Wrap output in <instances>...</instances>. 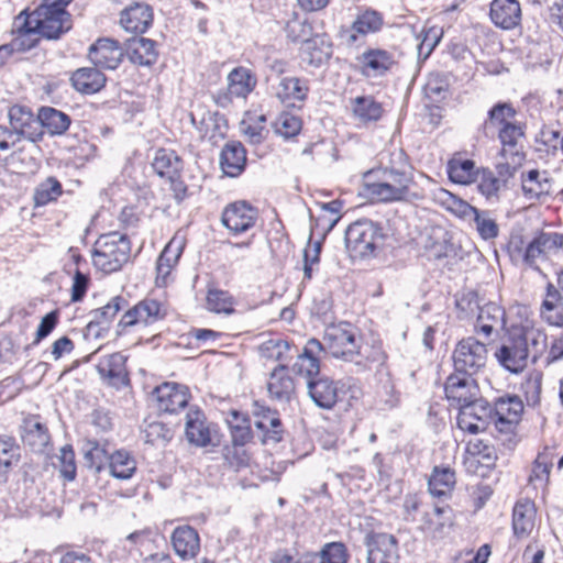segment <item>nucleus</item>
Masks as SVG:
<instances>
[{"mask_svg":"<svg viewBox=\"0 0 563 563\" xmlns=\"http://www.w3.org/2000/svg\"><path fill=\"white\" fill-rule=\"evenodd\" d=\"M126 309L118 327L126 329L134 325H151L165 318L166 311L162 303L152 298H145L129 308V301L122 296L112 297L107 305L90 312L88 327L108 325L119 311Z\"/></svg>","mask_w":563,"mask_h":563,"instance_id":"f257e3e1","label":"nucleus"},{"mask_svg":"<svg viewBox=\"0 0 563 563\" xmlns=\"http://www.w3.org/2000/svg\"><path fill=\"white\" fill-rule=\"evenodd\" d=\"M391 156V166L384 172L385 179L367 185L368 195L384 202L405 199L412 183L411 176L400 168L407 165L404 151L394 152Z\"/></svg>","mask_w":563,"mask_h":563,"instance_id":"f03ea898","label":"nucleus"},{"mask_svg":"<svg viewBox=\"0 0 563 563\" xmlns=\"http://www.w3.org/2000/svg\"><path fill=\"white\" fill-rule=\"evenodd\" d=\"M131 243L126 235L110 232L101 235L92 252L93 266L107 274L119 271L129 261Z\"/></svg>","mask_w":563,"mask_h":563,"instance_id":"7ed1b4c3","label":"nucleus"},{"mask_svg":"<svg viewBox=\"0 0 563 563\" xmlns=\"http://www.w3.org/2000/svg\"><path fill=\"white\" fill-rule=\"evenodd\" d=\"M383 240L382 227L372 220H357L345 230V247L353 260L374 256Z\"/></svg>","mask_w":563,"mask_h":563,"instance_id":"20e7f679","label":"nucleus"},{"mask_svg":"<svg viewBox=\"0 0 563 563\" xmlns=\"http://www.w3.org/2000/svg\"><path fill=\"white\" fill-rule=\"evenodd\" d=\"M29 25L37 30L40 36L46 40H58L73 27L71 15L66 7L53 1L44 2L32 13H27Z\"/></svg>","mask_w":563,"mask_h":563,"instance_id":"39448f33","label":"nucleus"},{"mask_svg":"<svg viewBox=\"0 0 563 563\" xmlns=\"http://www.w3.org/2000/svg\"><path fill=\"white\" fill-rule=\"evenodd\" d=\"M152 167L159 177L168 180L175 200L177 202L183 201L188 189L181 179L184 169L181 157L173 150L159 148L155 153Z\"/></svg>","mask_w":563,"mask_h":563,"instance_id":"423d86ee","label":"nucleus"},{"mask_svg":"<svg viewBox=\"0 0 563 563\" xmlns=\"http://www.w3.org/2000/svg\"><path fill=\"white\" fill-rule=\"evenodd\" d=\"M455 372L473 376L486 365V345L473 336L461 340L453 352Z\"/></svg>","mask_w":563,"mask_h":563,"instance_id":"0eeeda50","label":"nucleus"},{"mask_svg":"<svg viewBox=\"0 0 563 563\" xmlns=\"http://www.w3.org/2000/svg\"><path fill=\"white\" fill-rule=\"evenodd\" d=\"M323 340L335 358H353V351L360 340L357 330L349 322L333 323L325 328Z\"/></svg>","mask_w":563,"mask_h":563,"instance_id":"6e6552de","label":"nucleus"},{"mask_svg":"<svg viewBox=\"0 0 563 563\" xmlns=\"http://www.w3.org/2000/svg\"><path fill=\"white\" fill-rule=\"evenodd\" d=\"M563 247V234L540 232L526 246L522 261L534 271H540L539 263L547 261Z\"/></svg>","mask_w":563,"mask_h":563,"instance_id":"1a4fd4ad","label":"nucleus"},{"mask_svg":"<svg viewBox=\"0 0 563 563\" xmlns=\"http://www.w3.org/2000/svg\"><path fill=\"white\" fill-rule=\"evenodd\" d=\"M444 390L448 400L459 410L479 399L478 386L468 375L451 374L445 382Z\"/></svg>","mask_w":563,"mask_h":563,"instance_id":"9d476101","label":"nucleus"},{"mask_svg":"<svg viewBox=\"0 0 563 563\" xmlns=\"http://www.w3.org/2000/svg\"><path fill=\"white\" fill-rule=\"evenodd\" d=\"M9 122L14 137L23 136L31 142H36L43 137V131H40L38 114L34 115L30 108L14 104L10 107Z\"/></svg>","mask_w":563,"mask_h":563,"instance_id":"9b49d317","label":"nucleus"},{"mask_svg":"<svg viewBox=\"0 0 563 563\" xmlns=\"http://www.w3.org/2000/svg\"><path fill=\"white\" fill-rule=\"evenodd\" d=\"M492 413L493 409L489 404L479 398L459 410L457 426L463 431L477 434L486 430Z\"/></svg>","mask_w":563,"mask_h":563,"instance_id":"f8f14e48","label":"nucleus"},{"mask_svg":"<svg viewBox=\"0 0 563 563\" xmlns=\"http://www.w3.org/2000/svg\"><path fill=\"white\" fill-rule=\"evenodd\" d=\"M29 21L31 20L25 11L21 12L14 19L12 29L14 36L12 41L8 44L0 45V47L7 48L5 60H8L14 52H26L36 46L40 33L32 24L29 25Z\"/></svg>","mask_w":563,"mask_h":563,"instance_id":"ddd939ff","label":"nucleus"},{"mask_svg":"<svg viewBox=\"0 0 563 563\" xmlns=\"http://www.w3.org/2000/svg\"><path fill=\"white\" fill-rule=\"evenodd\" d=\"M153 395L156 399L157 409L166 413L178 412V410L187 407L190 399L187 386L169 382L157 386Z\"/></svg>","mask_w":563,"mask_h":563,"instance_id":"4468645a","label":"nucleus"},{"mask_svg":"<svg viewBox=\"0 0 563 563\" xmlns=\"http://www.w3.org/2000/svg\"><path fill=\"white\" fill-rule=\"evenodd\" d=\"M185 434L189 443L205 448L213 444L216 430L207 421L202 410L198 407H190L186 413Z\"/></svg>","mask_w":563,"mask_h":563,"instance_id":"2eb2a0df","label":"nucleus"},{"mask_svg":"<svg viewBox=\"0 0 563 563\" xmlns=\"http://www.w3.org/2000/svg\"><path fill=\"white\" fill-rule=\"evenodd\" d=\"M257 216V210L246 201H235L223 210L221 220L228 230L240 234L255 225Z\"/></svg>","mask_w":563,"mask_h":563,"instance_id":"dca6fc26","label":"nucleus"},{"mask_svg":"<svg viewBox=\"0 0 563 563\" xmlns=\"http://www.w3.org/2000/svg\"><path fill=\"white\" fill-rule=\"evenodd\" d=\"M252 413L255 428L263 433V442L278 443L283 440L284 428L276 410L255 401Z\"/></svg>","mask_w":563,"mask_h":563,"instance_id":"f3484780","label":"nucleus"},{"mask_svg":"<svg viewBox=\"0 0 563 563\" xmlns=\"http://www.w3.org/2000/svg\"><path fill=\"white\" fill-rule=\"evenodd\" d=\"M324 353L322 343L317 339H310L305 344L302 352L291 365L294 374L303 377L307 383L320 374V357Z\"/></svg>","mask_w":563,"mask_h":563,"instance_id":"a211bd4d","label":"nucleus"},{"mask_svg":"<svg viewBox=\"0 0 563 563\" xmlns=\"http://www.w3.org/2000/svg\"><path fill=\"white\" fill-rule=\"evenodd\" d=\"M386 361L387 354L380 340L372 338L371 341H362L360 338L353 351V358L346 362H352L362 371H366L373 367L387 368Z\"/></svg>","mask_w":563,"mask_h":563,"instance_id":"6ab92c4d","label":"nucleus"},{"mask_svg":"<svg viewBox=\"0 0 563 563\" xmlns=\"http://www.w3.org/2000/svg\"><path fill=\"white\" fill-rule=\"evenodd\" d=\"M124 53L118 41L103 37L89 47L88 57L96 67L112 70L121 64Z\"/></svg>","mask_w":563,"mask_h":563,"instance_id":"aec40b11","label":"nucleus"},{"mask_svg":"<svg viewBox=\"0 0 563 563\" xmlns=\"http://www.w3.org/2000/svg\"><path fill=\"white\" fill-rule=\"evenodd\" d=\"M125 362L126 357L115 352L103 356L97 365V371L107 385L120 389L130 384Z\"/></svg>","mask_w":563,"mask_h":563,"instance_id":"412c9836","label":"nucleus"},{"mask_svg":"<svg viewBox=\"0 0 563 563\" xmlns=\"http://www.w3.org/2000/svg\"><path fill=\"white\" fill-rule=\"evenodd\" d=\"M367 563H397L398 548L394 536L373 533L367 536Z\"/></svg>","mask_w":563,"mask_h":563,"instance_id":"4be33fe9","label":"nucleus"},{"mask_svg":"<svg viewBox=\"0 0 563 563\" xmlns=\"http://www.w3.org/2000/svg\"><path fill=\"white\" fill-rule=\"evenodd\" d=\"M120 23L126 32L145 33L153 23L152 7L137 1L128 4L121 12Z\"/></svg>","mask_w":563,"mask_h":563,"instance_id":"5701e85b","label":"nucleus"},{"mask_svg":"<svg viewBox=\"0 0 563 563\" xmlns=\"http://www.w3.org/2000/svg\"><path fill=\"white\" fill-rule=\"evenodd\" d=\"M495 356L504 368L516 374L522 372L528 363L525 349L522 347L521 341H519L515 331L495 352Z\"/></svg>","mask_w":563,"mask_h":563,"instance_id":"b1692460","label":"nucleus"},{"mask_svg":"<svg viewBox=\"0 0 563 563\" xmlns=\"http://www.w3.org/2000/svg\"><path fill=\"white\" fill-rule=\"evenodd\" d=\"M274 96L287 107L305 102L309 93L308 80L298 77H283L273 86Z\"/></svg>","mask_w":563,"mask_h":563,"instance_id":"393cba45","label":"nucleus"},{"mask_svg":"<svg viewBox=\"0 0 563 563\" xmlns=\"http://www.w3.org/2000/svg\"><path fill=\"white\" fill-rule=\"evenodd\" d=\"M331 56L332 43L325 35L317 34L301 42V60L312 67H320L325 64Z\"/></svg>","mask_w":563,"mask_h":563,"instance_id":"a878e982","label":"nucleus"},{"mask_svg":"<svg viewBox=\"0 0 563 563\" xmlns=\"http://www.w3.org/2000/svg\"><path fill=\"white\" fill-rule=\"evenodd\" d=\"M517 338L521 341V345L525 349L527 358L531 360L536 364L539 360L544 356L549 344L548 335L541 328L536 327H522L519 330H515Z\"/></svg>","mask_w":563,"mask_h":563,"instance_id":"bb28decb","label":"nucleus"},{"mask_svg":"<svg viewBox=\"0 0 563 563\" xmlns=\"http://www.w3.org/2000/svg\"><path fill=\"white\" fill-rule=\"evenodd\" d=\"M489 15L497 27L512 30L521 22V7L517 0H493Z\"/></svg>","mask_w":563,"mask_h":563,"instance_id":"cd10ccee","label":"nucleus"},{"mask_svg":"<svg viewBox=\"0 0 563 563\" xmlns=\"http://www.w3.org/2000/svg\"><path fill=\"white\" fill-rule=\"evenodd\" d=\"M453 526V510L450 506H435L431 514L422 517L420 529L432 539H442Z\"/></svg>","mask_w":563,"mask_h":563,"instance_id":"c85d7f7f","label":"nucleus"},{"mask_svg":"<svg viewBox=\"0 0 563 563\" xmlns=\"http://www.w3.org/2000/svg\"><path fill=\"white\" fill-rule=\"evenodd\" d=\"M506 313L496 302L484 303L478 310L475 330L485 338L490 336L494 332H499L505 328Z\"/></svg>","mask_w":563,"mask_h":563,"instance_id":"c756f323","label":"nucleus"},{"mask_svg":"<svg viewBox=\"0 0 563 563\" xmlns=\"http://www.w3.org/2000/svg\"><path fill=\"white\" fill-rule=\"evenodd\" d=\"M307 388L311 400L322 409H331L338 402V385L329 377H314L307 383Z\"/></svg>","mask_w":563,"mask_h":563,"instance_id":"7c9ffc66","label":"nucleus"},{"mask_svg":"<svg viewBox=\"0 0 563 563\" xmlns=\"http://www.w3.org/2000/svg\"><path fill=\"white\" fill-rule=\"evenodd\" d=\"M125 53L133 64L140 66H151L156 63L158 57L156 42L142 36L126 40Z\"/></svg>","mask_w":563,"mask_h":563,"instance_id":"2f4dec72","label":"nucleus"},{"mask_svg":"<svg viewBox=\"0 0 563 563\" xmlns=\"http://www.w3.org/2000/svg\"><path fill=\"white\" fill-rule=\"evenodd\" d=\"M170 539L176 554L184 560L194 559L200 550L199 534L190 526L175 528Z\"/></svg>","mask_w":563,"mask_h":563,"instance_id":"473e14b6","label":"nucleus"},{"mask_svg":"<svg viewBox=\"0 0 563 563\" xmlns=\"http://www.w3.org/2000/svg\"><path fill=\"white\" fill-rule=\"evenodd\" d=\"M21 429V438L24 445L29 446L33 452L42 453L49 444L48 429L37 417L24 419Z\"/></svg>","mask_w":563,"mask_h":563,"instance_id":"72a5a7b5","label":"nucleus"},{"mask_svg":"<svg viewBox=\"0 0 563 563\" xmlns=\"http://www.w3.org/2000/svg\"><path fill=\"white\" fill-rule=\"evenodd\" d=\"M246 151L241 142H228L220 154L223 173L230 177L239 176L245 168Z\"/></svg>","mask_w":563,"mask_h":563,"instance_id":"f704fd0d","label":"nucleus"},{"mask_svg":"<svg viewBox=\"0 0 563 563\" xmlns=\"http://www.w3.org/2000/svg\"><path fill=\"white\" fill-rule=\"evenodd\" d=\"M536 508L529 499L518 500L512 510V530L518 539L530 536L534 529Z\"/></svg>","mask_w":563,"mask_h":563,"instance_id":"c9c22d12","label":"nucleus"},{"mask_svg":"<svg viewBox=\"0 0 563 563\" xmlns=\"http://www.w3.org/2000/svg\"><path fill=\"white\" fill-rule=\"evenodd\" d=\"M267 390L273 399L278 401L290 400L295 391V383L288 375L286 364L280 363L272 371L267 383Z\"/></svg>","mask_w":563,"mask_h":563,"instance_id":"e433bc0d","label":"nucleus"},{"mask_svg":"<svg viewBox=\"0 0 563 563\" xmlns=\"http://www.w3.org/2000/svg\"><path fill=\"white\" fill-rule=\"evenodd\" d=\"M183 252V244L172 240L163 250L156 262V279L157 287H165L170 280L173 267L177 264Z\"/></svg>","mask_w":563,"mask_h":563,"instance_id":"4c0bfd02","label":"nucleus"},{"mask_svg":"<svg viewBox=\"0 0 563 563\" xmlns=\"http://www.w3.org/2000/svg\"><path fill=\"white\" fill-rule=\"evenodd\" d=\"M70 81L77 91L92 95L104 87L107 78L96 67H82L73 73Z\"/></svg>","mask_w":563,"mask_h":563,"instance_id":"58836bf2","label":"nucleus"},{"mask_svg":"<svg viewBox=\"0 0 563 563\" xmlns=\"http://www.w3.org/2000/svg\"><path fill=\"white\" fill-rule=\"evenodd\" d=\"M363 74L366 76H383L395 64L394 55L385 49L375 48L365 51L361 57Z\"/></svg>","mask_w":563,"mask_h":563,"instance_id":"ea45409f","label":"nucleus"},{"mask_svg":"<svg viewBox=\"0 0 563 563\" xmlns=\"http://www.w3.org/2000/svg\"><path fill=\"white\" fill-rule=\"evenodd\" d=\"M542 320L553 327H563V298L556 292L555 285L548 283L545 297L540 307Z\"/></svg>","mask_w":563,"mask_h":563,"instance_id":"a19ab883","label":"nucleus"},{"mask_svg":"<svg viewBox=\"0 0 563 563\" xmlns=\"http://www.w3.org/2000/svg\"><path fill=\"white\" fill-rule=\"evenodd\" d=\"M353 118L363 124L377 122L383 115L382 104L372 96H358L351 100Z\"/></svg>","mask_w":563,"mask_h":563,"instance_id":"79ce46f5","label":"nucleus"},{"mask_svg":"<svg viewBox=\"0 0 563 563\" xmlns=\"http://www.w3.org/2000/svg\"><path fill=\"white\" fill-rule=\"evenodd\" d=\"M70 122L68 114L55 108L42 107L38 111L40 131L46 129L52 135L64 134L68 130Z\"/></svg>","mask_w":563,"mask_h":563,"instance_id":"37998d69","label":"nucleus"},{"mask_svg":"<svg viewBox=\"0 0 563 563\" xmlns=\"http://www.w3.org/2000/svg\"><path fill=\"white\" fill-rule=\"evenodd\" d=\"M522 190L525 196L533 199L551 195L552 183L547 172L538 169L529 170L522 179Z\"/></svg>","mask_w":563,"mask_h":563,"instance_id":"c03bdc74","label":"nucleus"},{"mask_svg":"<svg viewBox=\"0 0 563 563\" xmlns=\"http://www.w3.org/2000/svg\"><path fill=\"white\" fill-rule=\"evenodd\" d=\"M454 485L455 473L450 467L435 466L428 481L430 494L438 498L450 496Z\"/></svg>","mask_w":563,"mask_h":563,"instance_id":"a18cd8bd","label":"nucleus"},{"mask_svg":"<svg viewBox=\"0 0 563 563\" xmlns=\"http://www.w3.org/2000/svg\"><path fill=\"white\" fill-rule=\"evenodd\" d=\"M523 126L520 123L511 122L501 126L498 132V137L503 144L500 156L506 157V154L509 153L512 163H519L520 153L516 150V146L518 141L523 137Z\"/></svg>","mask_w":563,"mask_h":563,"instance_id":"49530a36","label":"nucleus"},{"mask_svg":"<svg viewBox=\"0 0 563 563\" xmlns=\"http://www.w3.org/2000/svg\"><path fill=\"white\" fill-rule=\"evenodd\" d=\"M464 214L472 217L476 230L483 240H492L498 235L499 228L489 211L479 210L471 205L464 206Z\"/></svg>","mask_w":563,"mask_h":563,"instance_id":"de8ad7c7","label":"nucleus"},{"mask_svg":"<svg viewBox=\"0 0 563 563\" xmlns=\"http://www.w3.org/2000/svg\"><path fill=\"white\" fill-rule=\"evenodd\" d=\"M554 450V448L545 446L536 457L531 474L529 475V482L536 487L545 486L549 483L550 471L555 457Z\"/></svg>","mask_w":563,"mask_h":563,"instance_id":"09e8293b","label":"nucleus"},{"mask_svg":"<svg viewBox=\"0 0 563 563\" xmlns=\"http://www.w3.org/2000/svg\"><path fill=\"white\" fill-rule=\"evenodd\" d=\"M376 397L385 408H394L399 402V394L395 388L390 373L387 368L376 369Z\"/></svg>","mask_w":563,"mask_h":563,"instance_id":"8fccbe9b","label":"nucleus"},{"mask_svg":"<svg viewBox=\"0 0 563 563\" xmlns=\"http://www.w3.org/2000/svg\"><path fill=\"white\" fill-rule=\"evenodd\" d=\"M479 172L475 167V163L468 158L453 157L448 163L449 178L461 185L474 183Z\"/></svg>","mask_w":563,"mask_h":563,"instance_id":"3c124183","label":"nucleus"},{"mask_svg":"<svg viewBox=\"0 0 563 563\" xmlns=\"http://www.w3.org/2000/svg\"><path fill=\"white\" fill-rule=\"evenodd\" d=\"M255 85V78L243 67L233 69L228 76V90L232 97L245 98Z\"/></svg>","mask_w":563,"mask_h":563,"instance_id":"603ef678","label":"nucleus"},{"mask_svg":"<svg viewBox=\"0 0 563 563\" xmlns=\"http://www.w3.org/2000/svg\"><path fill=\"white\" fill-rule=\"evenodd\" d=\"M110 474L121 481L129 479L136 471V461L124 450H118L109 459Z\"/></svg>","mask_w":563,"mask_h":563,"instance_id":"864d4df0","label":"nucleus"},{"mask_svg":"<svg viewBox=\"0 0 563 563\" xmlns=\"http://www.w3.org/2000/svg\"><path fill=\"white\" fill-rule=\"evenodd\" d=\"M383 26V15L375 10H365L360 13L354 22L352 23V31L355 34H351V42L356 41V34L367 35L369 33L378 32Z\"/></svg>","mask_w":563,"mask_h":563,"instance_id":"5fc2aeb1","label":"nucleus"},{"mask_svg":"<svg viewBox=\"0 0 563 563\" xmlns=\"http://www.w3.org/2000/svg\"><path fill=\"white\" fill-rule=\"evenodd\" d=\"M516 114L517 112L510 103L499 102L495 104L488 111V118L484 122L485 133H487L490 126H499L500 129L501 126L514 122L512 120L515 119Z\"/></svg>","mask_w":563,"mask_h":563,"instance_id":"6e6d98bb","label":"nucleus"},{"mask_svg":"<svg viewBox=\"0 0 563 563\" xmlns=\"http://www.w3.org/2000/svg\"><path fill=\"white\" fill-rule=\"evenodd\" d=\"M523 411V404L517 396L501 397L495 402L492 416L519 421Z\"/></svg>","mask_w":563,"mask_h":563,"instance_id":"4d7b16f0","label":"nucleus"},{"mask_svg":"<svg viewBox=\"0 0 563 563\" xmlns=\"http://www.w3.org/2000/svg\"><path fill=\"white\" fill-rule=\"evenodd\" d=\"M206 307L214 313L231 314L234 311L232 296L228 291L220 289H209Z\"/></svg>","mask_w":563,"mask_h":563,"instance_id":"13d9d810","label":"nucleus"},{"mask_svg":"<svg viewBox=\"0 0 563 563\" xmlns=\"http://www.w3.org/2000/svg\"><path fill=\"white\" fill-rule=\"evenodd\" d=\"M478 191L487 199H498V192L504 186L503 180L494 175L489 169H483L476 176Z\"/></svg>","mask_w":563,"mask_h":563,"instance_id":"bf43d9fd","label":"nucleus"},{"mask_svg":"<svg viewBox=\"0 0 563 563\" xmlns=\"http://www.w3.org/2000/svg\"><path fill=\"white\" fill-rule=\"evenodd\" d=\"M273 126L276 134L290 139L300 132L302 122L299 117L285 111L276 118Z\"/></svg>","mask_w":563,"mask_h":563,"instance_id":"052dcab7","label":"nucleus"},{"mask_svg":"<svg viewBox=\"0 0 563 563\" xmlns=\"http://www.w3.org/2000/svg\"><path fill=\"white\" fill-rule=\"evenodd\" d=\"M191 123L200 132L202 136L216 137L217 131L220 130V121L223 118L219 113L206 112L198 119L196 113H191Z\"/></svg>","mask_w":563,"mask_h":563,"instance_id":"680f3d73","label":"nucleus"},{"mask_svg":"<svg viewBox=\"0 0 563 563\" xmlns=\"http://www.w3.org/2000/svg\"><path fill=\"white\" fill-rule=\"evenodd\" d=\"M60 195V183L54 177H48L36 187L34 192V201L36 206H45L48 202L57 199Z\"/></svg>","mask_w":563,"mask_h":563,"instance_id":"e2e57ef3","label":"nucleus"},{"mask_svg":"<svg viewBox=\"0 0 563 563\" xmlns=\"http://www.w3.org/2000/svg\"><path fill=\"white\" fill-rule=\"evenodd\" d=\"M85 463L88 467L100 472L108 462V453L103 446L96 441H87L82 448Z\"/></svg>","mask_w":563,"mask_h":563,"instance_id":"0e129e2a","label":"nucleus"},{"mask_svg":"<svg viewBox=\"0 0 563 563\" xmlns=\"http://www.w3.org/2000/svg\"><path fill=\"white\" fill-rule=\"evenodd\" d=\"M20 460V448L13 438L0 435V470L9 468Z\"/></svg>","mask_w":563,"mask_h":563,"instance_id":"69168bd1","label":"nucleus"},{"mask_svg":"<svg viewBox=\"0 0 563 563\" xmlns=\"http://www.w3.org/2000/svg\"><path fill=\"white\" fill-rule=\"evenodd\" d=\"M57 460H58V468H59L60 475L66 481H74L76 477L77 466H76L75 452L73 450V446L69 444H66L63 448H60Z\"/></svg>","mask_w":563,"mask_h":563,"instance_id":"338daca9","label":"nucleus"},{"mask_svg":"<svg viewBox=\"0 0 563 563\" xmlns=\"http://www.w3.org/2000/svg\"><path fill=\"white\" fill-rule=\"evenodd\" d=\"M319 563H346L347 553L343 543H327L319 553H313Z\"/></svg>","mask_w":563,"mask_h":563,"instance_id":"774afa93","label":"nucleus"}]
</instances>
